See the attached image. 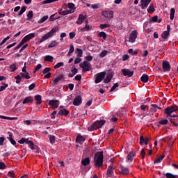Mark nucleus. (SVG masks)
<instances>
[{
	"label": "nucleus",
	"instance_id": "nucleus-1",
	"mask_svg": "<svg viewBox=\"0 0 178 178\" xmlns=\"http://www.w3.org/2000/svg\"><path fill=\"white\" fill-rule=\"evenodd\" d=\"M94 162L95 168H101L104 163V153L98 152L95 154Z\"/></svg>",
	"mask_w": 178,
	"mask_h": 178
},
{
	"label": "nucleus",
	"instance_id": "nucleus-2",
	"mask_svg": "<svg viewBox=\"0 0 178 178\" xmlns=\"http://www.w3.org/2000/svg\"><path fill=\"white\" fill-rule=\"evenodd\" d=\"M59 29L58 26H54L49 32L47 33L44 34L42 38L40 40L39 42L40 44L44 42V41H47V40H49V38L54 37L55 35V33L58 31Z\"/></svg>",
	"mask_w": 178,
	"mask_h": 178
},
{
	"label": "nucleus",
	"instance_id": "nucleus-3",
	"mask_svg": "<svg viewBox=\"0 0 178 178\" xmlns=\"http://www.w3.org/2000/svg\"><path fill=\"white\" fill-rule=\"evenodd\" d=\"M105 124V120H97L90 127L88 128L89 131H94V130H97V129H101L103 125Z\"/></svg>",
	"mask_w": 178,
	"mask_h": 178
},
{
	"label": "nucleus",
	"instance_id": "nucleus-4",
	"mask_svg": "<svg viewBox=\"0 0 178 178\" xmlns=\"http://www.w3.org/2000/svg\"><path fill=\"white\" fill-rule=\"evenodd\" d=\"M178 111L177 106H170L165 108V113H166L167 116H170L171 118H177V115H172L173 112H176Z\"/></svg>",
	"mask_w": 178,
	"mask_h": 178
},
{
	"label": "nucleus",
	"instance_id": "nucleus-5",
	"mask_svg": "<svg viewBox=\"0 0 178 178\" xmlns=\"http://www.w3.org/2000/svg\"><path fill=\"white\" fill-rule=\"evenodd\" d=\"M138 35V32H137L136 30L132 31L129 33V40H127V38H125V42H136V40H137V36Z\"/></svg>",
	"mask_w": 178,
	"mask_h": 178
},
{
	"label": "nucleus",
	"instance_id": "nucleus-6",
	"mask_svg": "<svg viewBox=\"0 0 178 178\" xmlns=\"http://www.w3.org/2000/svg\"><path fill=\"white\" fill-rule=\"evenodd\" d=\"M67 8L70 9L68 10V12H70L71 15L76 12V5H74V3H68L67 4H64L63 6V9H67Z\"/></svg>",
	"mask_w": 178,
	"mask_h": 178
},
{
	"label": "nucleus",
	"instance_id": "nucleus-7",
	"mask_svg": "<svg viewBox=\"0 0 178 178\" xmlns=\"http://www.w3.org/2000/svg\"><path fill=\"white\" fill-rule=\"evenodd\" d=\"M80 67L83 69V72H90L91 70V63L87 60H84L80 64Z\"/></svg>",
	"mask_w": 178,
	"mask_h": 178
},
{
	"label": "nucleus",
	"instance_id": "nucleus-8",
	"mask_svg": "<svg viewBox=\"0 0 178 178\" xmlns=\"http://www.w3.org/2000/svg\"><path fill=\"white\" fill-rule=\"evenodd\" d=\"M19 144H28L29 147L31 148V149H34V143L31 142L29 140V138H22L18 141Z\"/></svg>",
	"mask_w": 178,
	"mask_h": 178
},
{
	"label": "nucleus",
	"instance_id": "nucleus-9",
	"mask_svg": "<svg viewBox=\"0 0 178 178\" xmlns=\"http://www.w3.org/2000/svg\"><path fill=\"white\" fill-rule=\"evenodd\" d=\"M106 75V72H102L98 73L96 76L95 83L96 84H98V83H101V81H102L104 80V79H105Z\"/></svg>",
	"mask_w": 178,
	"mask_h": 178
},
{
	"label": "nucleus",
	"instance_id": "nucleus-10",
	"mask_svg": "<svg viewBox=\"0 0 178 178\" xmlns=\"http://www.w3.org/2000/svg\"><path fill=\"white\" fill-rule=\"evenodd\" d=\"M102 16L106 17L107 19H112L113 17V11L112 10H104L102 12Z\"/></svg>",
	"mask_w": 178,
	"mask_h": 178
},
{
	"label": "nucleus",
	"instance_id": "nucleus-11",
	"mask_svg": "<svg viewBox=\"0 0 178 178\" xmlns=\"http://www.w3.org/2000/svg\"><path fill=\"white\" fill-rule=\"evenodd\" d=\"M152 0H140V7L141 9H146L148 8V5L151 3Z\"/></svg>",
	"mask_w": 178,
	"mask_h": 178
},
{
	"label": "nucleus",
	"instance_id": "nucleus-12",
	"mask_svg": "<svg viewBox=\"0 0 178 178\" xmlns=\"http://www.w3.org/2000/svg\"><path fill=\"white\" fill-rule=\"evenodd\" d=\"M121 72L123 76H127V77H131L134 74V72L130 71L129 69H122Z\"/></svg>",
	"mask_w": 178,
	"mask_h": 178
},
{
	"label": "nucleus",
	"instance_id": "nucleus-13",
	"mask_svg": "<svg viewBox=\"0 0 178 178\" xmlns=\"http://www.w3.org/2000/svg\"><path fill=\"white\" fill-rule=\"evenodd\" d=\"M64 77L65 75L63 74L58 75L56 78L52 79V84H54V86H55V84H58V83L64 79Z\"/></svg>",
	"mask_w": 178,
	"mask_h": 178
},
{
	"label": "nucleus",
	"instance_id": "nucleus-14",
	"mask_svg": "<svg viewBox=\"0 0 178 178\" xmlns=\"http://www.w3.org/2000/svg\"><path fill=\"white\" fill-rule=\"evenodd\" d=\"M18 79H26V80H29L31 79L30 75L29 74V72H21L19 74L17 75Z\"/></svg>",
	"mask_w": 178,
	"mask_h": 178
},
{
	"label": "nucleus",
	"instance_id": "nucleus-15",
	"mask_svg": "<svg viewBox=\"0 0 178 178\" xmlns=\"http://www.w3.org/2000/svg\"><path fill=\"white\" fill-rule=\"evenodd\" d=\"M163 72H170V64L168 61L163 62Z\"/></svg>",
	"mask_w": 178,
	"mask_h": 178
},
{
	"label": "nucleus",
	"instance_id": "nucleus-16",
	"mask_svg": "<svg viewBox=\"0 0 178 178\" xmlns=\"http://www.w3.org/2000/svg\"><path fill=\"white\" fill-rule=\"evenodd\" d=\"M91 162V159L90 157H86L81 160L82 166H88Z\"/></svg>",
	"mask_w": 178,
	"mask_h": 178
},
{
	"label": "nucleus",
	"instance_id": "nucleus-17",
	"mask_svg": "<svg viewBox=\"0 0 178 178\" xmlns=\"http://www.w3.org/2000/svg\"><path fill=\"white\" fill-rule=\"evenodd\" d=\"M87 17L83 14H80L79 15L78 19L76 21V24H83L84 19H86Z\"/></svg>",
	"mask_w": 178,
	"mask_h": 178
},
{
	"label": "nucleus",
	"instance_id": "nucleus-18",
	"mask_svg": "<svg viewBox=\"0 0 178 178\" xmlns=\"http://www.w3.org/2000/svg\"><path fill=\"white\" fill-rule=\"evenodd\" d=\"M108 177H113V165H110L107 169Z\"/></svg>",
	"mask_w": 178,
	"mask_h": 178
},
{
	"label": "nucleus",
	"instance_id": "nucleus-19",
	"mask_svg": "<svg viewBox=\"0 0 178 178\" xmlns=\"http://www.w3.org/2000/svg\"><path fill=\"white\" fill-rule=\"evenodd\" d=\"M58 100H50L49 102V105L51 106V108H54V109H56L58 106Z\"/></svg>",
	"mask_w": 178,
	"mask_h": 178
},
{
	"label": "nucleus",
	"instance_id": "nucleus-20",
	"mask_svg": "<svg viewBox=\"0 0 178 178\" xmlns=\"http://www.w3.org/2000/svg\"><path fill=\"white\" fill-rule=\"evenodd\" d=\"M86 141V138L81 135H78L76 138V143H78L79 144H83Z\"/></svg>",
	"mask_w": 178,
	"mask_h": 178
},
{
	"label": "nucleus",
	"instance_id": "nucleus-21",
	"mask_svg": "<svg viewBox=\"0 0 178 178\" xmlns=\"http://www.w3.org/2000/svg\"><path fill=\"white\" fill-rule=\"evenodd\" d=\"M136 156V154L131 152L127 156V162H133L134 158Z\"/></svg>",
	"mask_w": 178,
	"mask_h": 178
},
{
	"label": "nucleus",
	"instance_id": "nucleus-22",
	"mask_svg": "<svg viewBox=\"0 0 178 178\" xmlns=\"http://www.w3.org/2000/svg\"><path fill=\"white\" fill-rule=\"evenodd\" d=\"M120 173H122V175H129V170L128 168L120 166Z\"/></svg>",
	"mask_w": 178,
	"mask_h": 178
},
{
	"label": "nucleus",
	"instance_id": "nucleus-23",
	"mask_svg": "<svg viewBox=\"0 0 178 178\" xmlns=\"http://www.w3.org/2000/svg\"><path fill=\"white\" fill-rule=\"evenodd\" d=\"M80 104H81V96H77L74 99L73 104L75 105L76 106H79Z\"/></svg>",
	"mask_w": 178,
	"mask_h": 178
},
{
	"label": "nucleus",
	"instance_id": "nucleus-24",
	"mask_svg": "<svg viewBox=\"0 0 178 178\" xmlns=\"http://www.w3.org/2000/svg\"><path fill=\"white\" fill-rule=\"evenodd\" d=\"M58 115L60 116H66L67 115H69V111L66 110V108H61L58 112Z\"/></svg>",
	"mask_w": 178,
	"mask_h": 178
},
{
	"label": "nucleus",
	"instance_id": "nucleus-25",
	"mask_svg": "<svg viewBox=\"0 0 178 178\" xmlns=\"http://www.w3.org/2000/svg\"><path fill=\"white\" fill-rule=\"evenodd\" d=\"M58 13L61 16H66L67 15H71L69 10L65 9V10H63V8L60 9L58 11Z\"/></svg>",
	"mask_w": 178,
	"mask_h": 178
},
{
	"label": "nucleus",
	"instance_id": "nucleus-26",
	"mask_svg": "<svg viewBox=\"0 0 178 178\" xmlns=\"http://www.w3.org/2000/svg\"><path fill=\"white\" fill-rule=\"evenodd\" d=\"M79 70H77V68L74 67L72 69L71 72L68 74L69 77H74V76H76V74H77Z\"/></svg>",
	"mask_w": 178,
	"mask_h": 178
},
{
	"label": "nucleus",
	"instance_id": "nucleus-27",
	"mask_svg": "<svg viewBox=\"0 0 178 178\" xmlns=\"http://www.w3.org/2000/svg\"><path fill=\"white\" fill-rule=\"evenodd\" d=\"M0 119H4L6 120H17V117H8V116L0 115Z\"/></svg>",
	"mask_w": 178,
	"mask_h": 178
},
{
	"label": "nucleus",
	"instance_id": "nucleus-28",
	"mask_svg": "<svg viewBox=\"0 0 178 178\" xmlns=\"http://www.w3.org/2000/svg\"><path fill=\"white\" fill-rule=\"evenodd\" d=\"M59 45V42L56 40H52L48 45V48H55V47Z\"/></svg>",
	"mask_w": 178,
	"mask_h": 178
},
{
	"label": "nucleus",
	"instance_id": "nucleus-29",
	"mask_svg": "<svg viewBox=\"0 0 178 178\" xmlns=\"http://www.w3.org/2000/svg\"><path fill=\"white\" fill-rule=\"evenodd\" d=\"M86 26L83 28L81 29V31L84 32V31H90V30H91V26H90V25L87 24V23H88V21H86Z\"/></svg>",
	"mask_w": 178,
	"mask_h": 178
},
{
	"label": "nucleus",
	"instance_id": "nucleus-30",
	"mask_svg": "<svg viewBox=\"0 0 178 178\" xmlns=\"http://www.w3.org/2000/svg\"><path fill=\"white\" fill-rule=\"evenodd\" d=\"M8 140L13 144V145H16V140H13V134L10 133L8 137Z\"/></svg>",
	"mask_w": 178,
	"mask_h": 178
},
{
	"label": "nucleus",
	"instance_id": "nucleus-31",
	"mask_svg": "<svg viewBox=\"0 0 178 178\" xmlns=\"http://www.w3.org/2000/svg\"><path fill=\"white\" fill-rule=\"evenodd\" d=\"M44 60L45 62H54V56L50 55L45 56Z\"/></svg>",
	"mask_w": 178,
	"mask_h": 178
},
{
	"label": "nucleus",
	"instance_id": "nucleus-32",
	"mask_svg": "<svg viewBox=\"0 0 178 178\" xmlns=\"http://www.w3.org/2000/svg\"><path fill=\"white\" fill-rule=\"evenodd\" d=\"M75 54H77V56L81 58V56H83V49L79 48L76 49Z\"/></svg>",
	"mask_w": 178,
	"mask_h": 178
},
{
	"label": "nucleus",
	"instance_id": "nucleus-33",
	"mask_svg": "<svg viewBox=\"0 0 178 178\" xmlns=\"http://www.w3.org/2000/svg\"><path fill=\"white\" fill-rule=\"evenodd\" d=\"M29 102H33V97H26V98L24 99L22 104H29Z\"/></svg>",
	"mask_w": 178,
	"mask_h": 178
},
{
	"label": "nucleus",
	"instance_id": "nucleus-34",
	"mask_svg": "<svg viewBox=\"0 0 178 178\" xmlns=\"http://www.w3.org/2000/svg\"><path fill=\"white\" fill-rule=\"evenodd\" d=\"M73 52H74V46H73V44H70V50L67 54V56H70Z\"/></svg>",
	"mask_w": 178,
	"mask_h": 178
},
{
	"label": "nucleus",
	"instance_id": "nucleus-35",
	"mask_svg": "<svg viewBox=\"0 0 178 178\" xmlns=\"http://www.w3.org/2000/svg\"><path fill=\"white\" fill-rule=\"evenodd\" d=\"M34 37H35V34L32 33H29L28 35H26L25 36L26 39L28 40V41H30V40L34 38Z\"/></svg>",
	"mask_w": 178,
	"mask_h": 178
},
{
	"label": "nucleus",
	"instance_id": "nucleus-36",
	"mask_svg": "<svg viewBox=\"0 0 178 178\" xmlns=\"http://www.w3.org/2000/svg\"><path fill=\"white\" fill-rule=\"evenodd\" d=\"M148 13H154L155 12V8H154V4H150L149 8H147Z\"/></svg>",
	"mask_w": 178,
	"mask_h": 178
},
{
	"label": "nucleus",
	"instance_id": "nucleus-37",
	"mask_svg": "<svg viewBox=\"0 0 178 178\" xmlns=\"http://www.w3.org/2000/svg\"><path fill=\"white\" fill-rule=\"evenodd\" d=\"M35 99L37 104H38L39 105H40V104H42V100L41 99V95H36V96L35 97Z\"/></svg>",
	"mask_w": 178,
	"mask_h": 178
},
{
	"label": "nucleus",
	"instance_id": "nucleus-38",
	"mask_svg": "<svg viewBox=\"0 0 178 178\" xmlns=\"http://www.w3.org/2000/svg\"><path fill=\"white\" fill-rule=\"evenodd\" d=\"M141 81L143 83H147L148 81V75L143 74L140 78Z\"/></svg>",
	"mask_w": 178,
	"mask_h": 178
},
{
	"label": "nucleus",
	"instance_id": "nucleus-39",
	"mask_svg": "<svg viewBox=\"0 0 178 178\" xmlns=\"http://www.w3.org/2000/svg\"><path fill=\"white\" fill-rule=\"evenodd\" d=\"M163 158H165V155L158 157L157 159H156V161H154V163H161V162L163 161Z\"/></svg>",
	"mask_w": 178,
	"mask_h": 178
},
{
	"label": "nucleus",
	"instance_id": "nucleus-40",
	"mask_svg": "<svg viewBox=\"0 0 178 178\" xmlns=\"http://www.w3.org/2000/svg\"><path fill=\"white\" fill-rule=\"evenodd\" d=\"M46 20H48V15H45L44 17H42V18H40L38 23L41 24V23H44V22H46Z\"/></svg>",
	"mask_w": 178,
	"mask_h": 178
},
{
	"label": "nucleus",
	"instance_id": "nucleus-41",
	"mask_svg": "<svg viewBox=\"0 0 178 178\" xmlns=\"http://www.w3.org/2000/svg\"><path fill=\"white\" fill-rule=\"evenodd\" d=\"M112 75H108L104 80V83H110V81L112 80Z\"/></svg>",
	"mask_w": 178,
	"mask_h": 178
},
{
	"label": "nucleus",
	"instance_id": "nucleus-42",
	"mask_svg": "<svg viewBox=\"0 0 178 178\" xmlns=\"http://www.w3.org/2000/svg\"><path fill=\"white\" fill-rule=\"evenodd\" d=\"M10 72H16L17 70V67H16V64H12L10 66Z\"/></svg>",
	"mask_w": 178,
	"mask_h": 178
},
{
	"label": "nucleus",
	"instance_id": "nucleus-43",
	"mask_svg": "<svg viewBox=\"0 0 178 178\" xmlns=\"http://www.w3.org/2000/svg\"><path fill=\"white\" fill-rule=\"evenodd\" d=\"M162 38L164 40H166L168 37H169V31H165L162 35H161Z\"/></svg>",
	"mask_w": 178,
	"mask_h": 178
},
{
	"label": "nucleus",
	"instance_id": "nucleus-44",
	"mask_svg": "<svg viewBox=\"0 0 178 178\" xmlns=\"http://www.w3.org/2000/svg\"><path fill=\"white\" fill-rule=\"evenodd\" d=\"M175 12H176V10H175V8L170 9V20H173V19H175Z\"/></svg>",
	"mask_w": 178,
	"mask_h": 178
},
{
	"label": "nucleus",
	"instance_id": "nucleus-45",
	"mask_svg": "<svg viewBox=\"0 0 178 178\" xmlns=\"http://www.w3.org/2000/svg\"><path fill=\"white\" fill-rule=\"evenodd\" d=\"M94 57L92 56L88 55L85 56L84 60H86V62H91Z\"/></svg>",
	"mask_w": 178,
	"mask_h": 178
},
{
	"label": "nucleus",
	"instance_id": "nucleus-46",
	"mask_svg": "<svg viewBox=\"0 0 178 178\" xmlns=\"http://www.w3.org/2000/svg\"><path fill=\"white\" fill-rule=\"evenodd\" d=\"M8 83H3V86L0 87V92H2V91H5L6 88H8Z\"/></svg>",
	"mask_w": 178,
	"mask_h": 178
},
{
	"label": "nucleus",
	"instance_id": "nucleus-47",
	"mask_svg": "<svg viewBox=\"0 0 178 178\" xmlns=\"http://www.w3.org/2000/svg\"><path fill=\"white\" fill-rule=\"evenodd\" d=\"M165 177H167V178H176V177H177V175H175L172 173L167 172L165 174Z\"/></svg>",
	"mask_w": 178,
	"mask_h": 178
},
{
	"label": "nucleus",
	"instance_id": "nucleus-48",
	"mask_svg": "<svg viewBox=\"0 0 178 178\" xmlns=\"http://www.w3.org/2000/svg\"><path fill=\"white\" fill-rule=\"evenodd\" d=\"M99 37L104 40H106V33L104 31H102L99 33Z\"/></svg>",
	"mask_w": 178,
	"mask_h": 178
},
{
	"label": "nucleus",
	"instance_id": "nucleus-49",
	"mask_svg": "<svg viewBox=\"0 0 178 178\" xmlns=\"http://www.w3.org/2000/svg\"><path fill=\"white\" fill-rule=\"evenodd\" d=\"M49 141L51 144H55V136L53 135L49 136Z\"/></svg>",
	"mask_w": 178,
	"mask_h": 178
},
{
	"label": "nucleus",
	"instance_id": "nucleus-50",
	"mask_svg": "<svg viewBox=\"0 0 178 178\" xmlns=\"http://www.w3.org/2000/svg\"><path fill=\"white\" fill-rule=\"evenodd\" d=\"M108 54V51L104 50L99 54L100 58H105Z\"/></svg>",
	"mask_w": 178,
	"mask_h": 178
},
{
	"label": "nucleus",
	"instance_id": "nucleus-51",
	"mask_svg": "<svg viewBox=\"0 0 178 178\" xmlns=\"http://www.w3.org/2000/svg\"><path fill=\"white\" fill-rule=\"evenodd\" d=\"M62 66H65V63H63V62L58 63L54 65V69H59V67H62Z\"/></svg>",
	"mask_w": 178,
	"mask_h": 178
},
{
	"label": "nucleus",
	"instance_id": "nucleus-52",
	"mask_svg": "<svg viewBox=\"0 0 178 178\" xmlns=\"http://www.w3.org/2000/svg\"><path fill=\"white\" fill-rule=\"evenodd\" d=\"M58 1H59V0H44L42 3H43V5H46L47 3H52L56 2Z\"/></svg>",
	"mask_w": 178,
	"mask_h": 178
},
{
	"label": "nucleus",
	"instance_id": "nucleus-53",
	"mask_svg": "<svg viewBox=\"0 0 178 178\" xmlns=\"http://www.w3.org/2000/svg\"><path fill=\"white\" fill-rule=\"evenodd\" d=\"M8 40H10V36H7L6 38H5L2 42L0 43V47H2V45H3V44H5V42H6V41H8Z\"/></svg>",
	"mask_w": 178,
	"mask_h": 178
},
{
	"label": "nucleus",
	"instance_id": "nucleus-54",
	"mask_svg": "<svg viewBox=\"0 0 178 178\" xmlns=\"http://www.w3.org/2000/svg\"><path fill=\"white\" fill-rule=\"evenodd\" d=\"M118 87H119V84H118V83H115L110 90L111 92H112V91H115Z\"/></svg>",
	"mask_w": 178,
	"mask_h": 178
},
{
	"label": "nucleus",
	"instance_id": "nucleus-55",
	"mask_svg": "<svg viewBox=\"0 0 178 178\" xmlns=\"http://www.w3.org/2000/svg\"><path fill=\"white\" fill-rule=\"evenodd\" d=\"M33 11H29L27 14V17H29V20H31V19H33Z\"/></svg>",
	"mask_w": 178,
	"mask_h": 178
},
{
	"label": "nucleus",
	"instance_id": "nucleus-56",
	"mask_svg": "<svg viewBox=\"0 0 178 178\" xmlns=\"http://www.w3.org/2000/svg\"><path fill=\"white\" fill-rule=\"evenodd\" d=\"M27 41H29L26 38V36L22 39V40L20 42V45L22 47H23V45H24V44H26V42H27Z\"/></svg>",
	"mask_w": 178,
	"mask_h": 178
},
{
	"label": "nucleus",
	"instance_id": "nucleus-57",
	"mask_svg": "<svg viewBox=\"0 0 178 178\" xmlns=\"http://www.w3.org/2000/svg\"><path fill=\"white\" fill-rule=\"evenodd\" d=\"M128 54H130V55H137V51H133V49H129L128 50Z\"/></svg>",
	"mask_w": 178,
	"mask_h": 178
},
{
	"label": "nucleus",
	"instance_id": "nucleus-58",
	"mask_svg": "<svg viewBox=\"0 0 178 178\" xmlns=\"http://www.w3.org/2000/svg\"><path fill=\"white\" fill-rule=\"evenodd\" d=\"M139 144L140 145H143L145 144V139H144V136H141L140 137V142H139Z\"/></svg>",
	"mask_w": 178,
	"mask_h": 178
},
{
	"label": "nucleus",
	"instance_id": "nucleus-59",
	"mask_svg": "<svg viewBox=\"0 0 178 178\" xmlns=\"http://www.w3.org/2000/svg\"><path fill=\"white\" fill-rule=\"evenodd\" d=\"M109 24H100V29H106L108 27H109Z\"/></svg>",
	"mask_w": 178,
	"mask_h": 178
},
{
	"label": "nucleus",
	"instance_id": "nucleus-60",
	"mask_svg": "<svg viewBox=\"0 0 178 178\" xmlns=\"http://www.w3.org/2000/svg\"><path fill=\"white\" fill-rule=\"evenodd\" d=\"M168 120H161L159 121V124L165 125L168 124Z\"/></svg>",
	"mask_w": 178,
	"mask_h": 178
},
{
	"label": "nucleus",
	"instance_id": "nucleus-61",
	"mask_svg": "<svg viewBox=\"0 0 178 178\" xmlns=\"http://www.w3.org/2000/svg\"><path fill=\"white\" fill-rule=\"evenodd\" d=\"M24 12H26V7H22L19 12V15L21 16V15H23V13H24Z\"/></svg>",
	"mask_w": 178,
	"mask_h": 178
},
{
	"label": "nucleus",
	"instance_id": "nucleus-62",
	"mask_svg": "<svg viewBox=\"0 0 178 178\" xmlns=\"http://www.w3.org/2000/svg\"><path fill=\"white\" fill-rule=\"evenodd\" d=\"M76 37V33L74 32H70V40H73Z\"/></svg>",
	"mask_w": 178,
	"mask_h": 178
},
{
	"label": "nucleus",
	"instance_id": "nucleus-63",
	"mask_svg": "<svg viewBox=\"0 0 178 178\" xmlns=\"http://www.w3.org/2000/svg\"><path fill=\"white\" fill-rule=\"evenodd\" d=\"M129 58H130V56H129L128 54H124L122 56V60L124 62V61L127 60L129 59Z\"/></svg>",
	"mask_w": 178,
	"mask_h": 178
},
{
	"label": "nucleus",
	"instance_id": "nucleus-64",
	"mask_svg": "<svg viewBox=\"0 0 178 178\" xmlns=\"http://www.w3.org/2000/svg\"><path fill=\"white\" fill-rule=\"evenodd\" d=\"M8 176H9V177L15 178V172L9 171L8 172Z\"/></svg>",
	"mask_w": 178,
	"mask_h": 178
}]
</instances>
